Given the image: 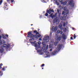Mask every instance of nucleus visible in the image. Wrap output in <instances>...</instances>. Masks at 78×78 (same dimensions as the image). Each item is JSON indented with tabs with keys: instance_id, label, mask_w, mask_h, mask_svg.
Returning <instances> with one entry per match:
<instances>
[{
	"instance_id": "f257e3e1",
	"label": "nucleus",
	"mask_w": 78,
	"mask_h": 78,
	"mask_svg": "<svg viewBox=\"0 0 78 78\" xmlns=\"http://www.w3.org/2000/svg\"><path fill=\"white\" fill-rule=\"evenodd\" d=\"M27 37L30 38H32L33 40H34V38H36L37 39L38 38V37H40L41 36V34H39L38 35H34L32 34L31 32H29L28 33Z\"/></svg>"
},
{
	"instance_id": "f03ea898",
	"label": "nucleus",
	"mask_w": 78,
	"mask_h": 78,
	"mask_svg": "<svg viewBox=\"0 0 78 78\" xmlns=\"http://www.w3.org/2000/svg\"><path fill=\"white\" fill-rule=\"evenodd\" d=\"M52 33H53V32H52L51 31L50 32V35L49 36H46L45 37H44L43 38V40L45 42H46V43L48 42L49 40H48V38L49 39H51V37L52 36Z\"/></svg>"
},
{
	"instance_id": "7ed1b4c3",
	"label": "nucleus",
	"mask_w": 78,
	"mask_h": 78,
	"mask_svg": "<svg viewBox=\"0 0 78 78\" xmlns=\"http://www.w3.org/2000/svg\"><path fill=\"white\" fill-rule=\"evenodd\" d=\"M68 4L69 5H70L69 8L71 9H72V8L74 7V6H75V3L74 2V1L73 0L69 1Z\"/></svg>"
},
{
	"instance_id": "20e7f679",
	"label": "nucleus",
	"mask_w": 78,
	"mask_h": 78,
	"mask_svg": "<svg viewBox=\"0 0 78 78\" xmlns=\"http://www.w3.org/2000/svg\"><path fill=\"white\" fill-rule=\"evenodd\" d=\"M55 12V11L53 10V9L51 10V9H50L49 10H46V13L45 14V16H48V13L49 14H50L51 12Z\"/></svg>"
},
{
	"instance_id": "39448f33",
	"label": "nucleus",
	"mask_w": 78,
	"mask_h": 78,
	"mask_svg": "<svg viewBox=\"0 0 78 78\" xmlns=\"http://www.w3.org/2000/svg\"><path fill=\"white\" fill-rule=\"evenodd\" d=\"M53 13H51L50 15L49 16V17H50L53 19L54 18H55L56 17V16H57V13H56L55 15H53Z\"/></svg>"
},
{
	"instance_id": "423d86ee",
	"label": "nucleus",
	"mask_w": 78,
	"mask_h": 78,
	"mask_svg": "<svg viewBox=\"0 0 78 78\" xmlns=\"http://www.w3.org/2000/svg\"><path fill=\"white\" fill-rule=\"evenodd\" d=\"M32 39H29V41L30 42V43H31V44H35V47H37V44H35V42H31L32 41Z\"/></svg>"
},
{
	"instance_id": "0eeeda50",
	"label": "nucleus",
	"mask_w": 78,
	"mask_h": 78,
	"mask_svg": "<svg viewBox=\"0 0 78 78\" xmlns=\"http://www.w3.org/2000/svg\"><path fill=\"white\" fill-rule=\"evenodd\" d=\"M53 22L54 23H59V21H58V20L56 19H54L53 20Z\"/></svg>"
},
{
	"instance_id": "6e6552de",
	"label": "nucleus",
	"mask_w": 78,
	"mask_h": 78,
	"mask_svg": "<svg viewBox=\"0 0 78 78\" xmlns=\"http://www.w3.org/2000/svg\"><path fill=\"white\" fill-rule=\"evenodd\" d=\"M42 50H37V53H40V54L42 55H43L44 54V52H42Z\"/></svg>"
},
{
	"instance_id": "1a4fd4ad",
	"label": "nucleus",
	"mask_w": 78,
	"mask_h": 78,
	"mask_svg": "<svg viewBox=\"0 0 78 78\" xmlns=\"http://www.w3.org/2000/svg\"><path fill=\"white\" fill-rule=\"evenodd\" d=\"M57 50L59 51V50L61 49V45L60 44L58 45L57 46Z\"/></svg>"
},
{
	"instance_id": "9d476101",
	"label": "nucleus",
	"mask_w": 78,
	"mask_h": 78,
	"mask_svg": "<svg viewBox=\"0 0 78 78\" xmlns=\"http://www.w3.org/2000/svg\"><path fill=\"white\" fill-rule=\"evenodd\" d=\"M4 47H5V48H6L7 49H8V48H9V45H7L6 44H4L3 45Z\"/></svg>"
},
{
	"instance_id": "9b49d317",
	"label": "nucleus",
	"mask_w": 78,
	"mask_h": 78,
	"mask_svg": "<svg viewBox=\"0 0 78 78\" xmlns=\"http://www.w3.org/2000/svg\"><path fill=\"white\" fill-rule=\"evenodd\" d=\"M48 45H47L46 46V48L45 47H43V49L44 50H45V51H46L47 50H48Z\"/></svg>"
},
{
	"instance_id": "f8f14e48",
	"label": "nucleus",
	"mask_w": 78,
	"mask_h": 78,
	"mask_svg": "<svg viewBox=\"0 0 78 78\" xmlns=\"http://www.w3.org/2000/svg\"><path fill=\"white\" fill-rule=\"evenodd\" d=\"M52 30L54 31H56V30H57V28L55 27H53L52 28Z\"/></svg>"
},
{
	"instance_id": "ddd939ff",
	"label": "nucleus",
	"mask_w": 78,
	"mask_h": 78,
	"mask_svg": "<svg viewBox=\"0 0 78 78\" xmlns=\"http://www.w3.org/2000/svg\"><path fill=\"white\" fill-rule=\"evenodd\" d=\"M58 53V51H54L52 53V55H55Z\"/></svg>"
},
{
	"instance_id": "4468645a",
	"label": "nucleus",
	"mask_w": 78,
	"mask_h": 78,
	"mask_svg": "<svg viewBox=\"0 0 78 78\" xmlns=\"http://www.w3.org/2000/svg\"><path fill=\"white\" fill-rule=\"evenodd\" d=\"M62 33H63L62 30H57V33L58 34H62Z\"/></svg>"
},
{
	"instance_id": "2eb2a0df",
	"label": "nucleus",
	"mask_w": 78,
	"mask_h": 78,
	"mask_svg": "<svg viewBox=\"0 0 78 78\" xmlns=\"http://www.w3.org/2000/svg\"><path fill=\"white\" fill-rule=\"evenodd\" d=\"M62 37L64 40L67 39L66 36L65 35H64V34H62Z\"/></svg>"
},
{
	"instance_id": "dca6fc26",
	"label": "nucleus",
	"mask_w": 78,
	"mask_h": 78,
	"mask_svg": "<svg viewBox=\"0 0 78 78\" xmlns=\"http://www.w3.org/2000/svg\"><path fill=\"white\" fill-rule=\"evenodd\" d=\"M62 24H61L59 25L58 26V27L60 28L61 30H63V27H62Z\"/></svg>"
},
{
	"instance_id": "f3484780",
	"label": "nucleus",
	"mask_w": 78,
	"mask_h": 78,
	"mask_svg": "<svg viewBox=\"0 0 78 78\" xmlns=\"http://www.w3.org/2000/svg\"><path fill=\"white\" fill-rule=\"evenodd\" d=\"M60 20H66V19L65 18V17H64V16H61L60 17Z\"/></svg>"
},
{
	"instance_id": "a211bd4d",
	"label": "nucleus",
	"mask_w": 78,
	"mask_h": 78,
	"mask_svg": "<svg viewBox=\"0 0 78 78\" xmlns=\"http://www.w3.org/2000/svg\"><path fill=\"white\" fill-rule=\"evenodd\" d=\"M62 5H66L67 4V2H62Z\"/></svg>"
},
{
	"instance_id": "6ab92c4d",
	"label": "nucleus",
	"mask_w": 78,
	"mask_h": 78,
	"mask_svg": "<svg viewBox=\"0 0 78 78\" xmlns=\"http://www.w3.org/2000/svg\"><path fill=\"white\" fill-rule=\"evenodd\" d=\"M57 41H61V37L60 36L58 37V38H57Z\"/></svg>"
},
{
	"instance_id": "aec40b11",
	"label": "nucleus",
	"mask_w": 78,
	"mask_h": 78,
	"mask_svg": "<svg viewBox=\"0 0 78 78\" xmlns=\"http://www.w3.org/2000/svg\"><path fill=\"white\" fill-rule=\"evenodd\" d=\"M3 51H4V49L3 48H1L0 49V52L1 53H3Z\"/></svg>"
},
{
	"instance_id": "412c9836",
	"label": "nucleus",
	"mask_w": 78,
	"mask_h": 78,
	"mask_svg": "<svg viewBox=\"0 0 78 78\" xmlns=\"http://www.w3.org/2000/svg\"><path fill=\"white\" fill-rule=\"evenodd\" d=\"M6 4H7V3H4V5L6 6V7L5 6L4 7V8H5V9H7V10H8V9H6V7H7V5H6Z\"/></svg>"
},
{
	"instance_id": "4be33fe9",
	"label": "nucleus",
	"mask_w": 78,
	"mask_h": 78,
	"mask_svg": "<svg viewBox=\"0 0 78 78\" xmlns=\"http://www.w3.org/2000/svg\"><path fill=\"white\" fill-rule=\"evenodd\" d=\"M1 42H2V44H3V45H4V44L5 43V41L3 40H1Z\"/></svg>"
},
{
	"instance_id": "5701e85b",
	"label": "nucleus",
	"mask_w": 78,
	"mask_h": 78,
	"mask_svg": "<svg viewBox=\"0 0 78 78\" xmlns=\"http://www.w3.org/2000/svg\"><path fill=\"white\" fill-rule=\"evenodd\" d=\"M55 3L58 6V5H59V3L58 2V1H55Z\"/></svg>"
},
{
	"instance_id": "b1692460",
	"label": "nucleus",
	"mask_w": 78,
	"mask_h": 78,
	"mask_svg": "<svg viewBox=\"0 0 78 78\" xmlns=\"http://www.w3.org/2000/svg\"><path fill=\"white\" fill-rule=\"evenodd\" d=\"M64 10L65 11H67V7H65L64 8Z\"/></svg>"
},
{
	"instance_id": "393cba45",
	"label": "nucleus",
	"mask_w": 78,
	"mask_h": 78,
	"mask_svg": "<svg viewBox=\"0 0 78 78\" xmlns=\"http://www.w3.org/2000/svg\"><path fill=\"white\" fill-rule=\"evenodd\" d=\"M63 29V31H64V32H66V31L67 30V29H66V28H64Z\"/></svg>"
},
{
	"instance_id": "a878e982",
	"label": "nucleus",
	"mask_w": 78,
	"mask_h": 78,
	"mask_svg": "<svg viewBox=\"0 0 78 78\" xmlns=\"http://www.w3.org/2000/svg\"><path fill=\"white\" fill-rule=\"evenodd\" d=\"M2 37L3 39H6V36H5L4 35H2Z\"/></svg>"
},
{
	"instance_id": "bb28decb",
	"label": "nucleus",
	"mask_w": 78,
	"mask_h": 78,
	"mask_svg": "<svg viewBox=\"0 0 78 78\" xmlns=\"http://www.w3.org/2000/svg\"><path fill=\"white\" fill-rule=\"evenodd\" d=\"M41 2H42L43 3H46L47 2L45 1V0H41Z\"/></svg>"
},
{
	"instance_id": "cd10ccee",
	"label": "nucleus",
	"mask_w": 78,
	"mask_h": 78,
	"mask_svg": "<svg viewBox=\"0 0 78 78\" xmlns=\"http://www.w3.org/2000/svg\"><path fill=\"white\" fill-rule=\"evenodd\" d=\"M2 2H3V1H2V0H1L0 1V5H2Z\"/></svg>"
},
{
	"instance_id": "c85d7f7f",
	"label": "nucleus",
	"mask_w": 78,
	"mask_h": 78,
	"mask_svg": "<svg viewBox=\"0 0 78 78\" xmlns=\"http://www.w3.org/2000/svg\"><path fill=\"white\" fill-rule=\"evenodd\" d=\"M44 66H45V64H43L41 65V67H44Z\"/></svg>"
},
{
	"instance_id": "c756f323",
	"label": "nucleus",
	"mask_w": 78,
	"mask_h": 78,
	"mask_svg": "<svg viewBox=\"0 0 78 78\" xmlns=\"http://www.w3.org/2000/svg\"><path fill=\"white\" fill-rule=\"evenodd\" d=\"M41 41H39L38 42V44L39 45H41Z\"/></svg>"
},
{
	"instance_id": "7c9ffc66",
	"label": "nucleus",
	"mask_w": 78,
	"mask_h": 78,
	"mask_svg": "<svg viewBox=\"0 0 78 78\" xmlns=\"http://www.w3.org/2000/svg\"><path fill=\"white\" fill-rule=\"evenodd\" d=\"M64 16H64V17H65V18L66 19V17H67V15L66 14H65L64 15Z\"/></svg>"
},
{
	"instance_id": "2f4dec72",
	"label": "nucleus",
	"mask_w": 78,
	"mask_h": 78,
	"mask_svg": "<svg viewBox=\"0 0 78 78\" xmlns=\"http://www.w3.org/2000/svg\"><path fill=\"white\" fill-rule=\"evenodd\" d=\"M2 45V41L1 40H0V45Z\"/></svg>"
},
{
	"instance_id": "473e14b6",
	"label": "nucleus",
	"mask_w": 78,
	"mask_h": 78,
	"mask_svg": "<svg viewBox=\"0 0 78 78\" xmlns=\"http://www.w3.org/2000/svg\"><path fill=\"white\" fill-rule=\"evenodd\" d=\"M73 37H74V39H76V35L75 34L74 35Z\"/></svg>"
},
{
	"instance_id": "72a5a7b5",
	"label": "nucleus",
	"mask_w": 78,
	"mask_h": 78,
	"mask_svg": "<svg viewBox=\"0 0 78 78\" xmlns=\"http://www.w3.org/2000/svg\"><path fill=\"white\" fill-rule=\"evenodd\" d=\"M14 1V0H11L10 2L11 3H13Z\"/></svg>"
},
{
	"instance_id": "f704fd0d",
	"label": "nucleus",
	"mask_w": 78,
	"mask_h": 78,
	"mask_svg": "<svg viewBox=\"0 0 78 78\" xmlns=\"http://www.w3.org/2000/svg\"><path fill=\"white\" fill-rule=\"evenodd\" d=\"M3 73H1L0 74V76H2V75H3Z\"/></svg>"
},
{
	"instance_id": "c9c22d12",
	"label": "nucleus",
	"mask_w": 78,
	"mask_h": 78,
	"mask_svg": "<svg viewBox=\"0 0 78 78\" xmlns=\"http://www.w3.org/2000/svg\"><path fill=\"white\" fill-rule=\"evenodd\" d=\"M65 14V12L63 11L62 13V15H63V14Z\"/></svg>"
},
{
	"instance_id": "e433bc0d",
	"label": "nucleus",
	"mask_w": 78,
	"mask_h": 78,
	"mask_svg": "<svg viewBox=\"0 0 78 78\" xmlns=\"http://www.w3.org/2000/svg\"><path fill=\"white\" fill-rule=\"evenodd\" d=\"M37 32V30H34V33H36Z\"/></svg>"
},
{
	"instance_id": "4c0bfd02",
	"label": "nucleus",
	"mask_w": 78,
	"mask_h": 78,
	"mask_svg": "<svg viewBox=\"0 0 78 78\" xmlns=\"http://www.w3.org/2000/svg\"><path fill=\"white\" fill-rule=\"evenodd\" d=\"M55 46H56L57 45H58V43H55Z\"/></svg>"
},
{
	"instance_id": "58836bf2",
	"label": "nucleus",
	"mask_w": 78,
	"mask_h": 78,
	"mask_svg": "<svg viewBox=\"0 0 78 78\" xmlns=\"http://www.w3.org/2000/svg\"><path fill=\"white\" fill-rule=\"evenodd\" d=\"M2 70L3 71L5 70V67L3 68L2 69Z\"/></svg>"
},
{
	"instance_id": "ea45409f",
	"label": "nucleus",
	"mask_w": 78,
	"mask_h": 78,
	"mask_svg": "<svg viewBox=\"0 0 78 78\" xmlns=\"http://www.w3.org/2000/svg\"><path fill=\"white\" fill-rule=\"evenodd\" d=\"M36 34H39V33L37 32Z\"/></svg>"
},
{
	"instance_id": "a19ab883",
	"label": "nucleus",
	"mask_w": 78,
	"mask_h": 78,
	"mask_svg": "<svg viewBox=\"0 0 78 78\" xmlns=\"http://www.w3.org/2000/svg\"><path fill=\"white\" fill-rule=\"evenodd\" d=\"M69 11H66V14H69Z\"/></svg>"
},
{
	"instance_id": "79ce46f5",
	"label": "nucleus",
	"mask_w": 78,
	"mask_h": 78,
	"mask_svg": "<svg viewBox=\"0 0 78 78\" xmlns=\"http://www.w3.org/2000/svg\"><path fill=\"white\" fill-rule=\"evenodd\" d=\"M11 1V0H7V2H9Z\"/></svg>"
},
{
	"instance_id": "37998d69",
	"label": "nucleus",
	"mask_w": 78,
	"mask_h": 78,
	"mask_svg": "<svg viewBox=\"0 0 78 78\" xmlns=\"http://www.w3.org/2000/svg\"><path fill=\"white\" fill-rule=\"evenodd\" d=\"M70 39H71V40H73V37H70Z\"/></svg>"
},
{
	"instance_id": "c03bdc74",
	"label": "nucleus",
	"mask_w": 78,
	"mask_h": 78,
	"mask_svg": "<svg viewBox=\"0 0 78 78\" xmlns=\"http://www.w3.org/2000/svg\"><path fill=\"white\" fill-rule=\"evenodd\" d=\"M61 16V13H59L58 14V17H60V16Z\"/></svg>"
},
{
	"instance_id": "a18cd8bd",
	"label": "nucleus",
	"mask_w": 78,
	"mask_h": 78,
	"mask_svg": "<svg viewBox=\"0 0 78 78\" xmlns=\"http://www.w3.org/2000/svg\"><path fill=\"white\" fill-rule=\"evenodd\" d=\"M49 48H51V45L49 46Z\"/></svg>"
},
{
	"instance_id": "49530a36",
	"label": "nucleus",
	"mask_w": 78,
	"mask_h": 78,
	"mask_svg": "<svg viewBox=\"0 0 78 78\" xmlns=\"http://www.w3.org/2000/svg\"><path fill=\"white\" fill-rule=\"evenodd\" d=\"M63 0H59V2H62Z\"/></svg>"
},
{
	"instance_id": "de8ad7c7",
	"label": "nucleus",
	"mask_w": 78,
	"mask_h": 78,
	"mask_svg": "<svg viewBox=\"0 0 78 78\" xmlns=\"http://www.w3.org/2000/svg\"><path fill=\"white\" fill-rule=\"evenodd\" d=\"M39 41H42V39L41 38H39Z\"/></svg>"
},
{
	"instance_id": "09e8293b",
	"label": "nucleus",
	"mask_w": 78,
	"mask_h": 78,
	"mask_svg": "<svg viewBox=\"0 0 78 78\" xmlns=\"http://www.w3.org/2000/svg\"><path fill=\"white\" fill-rule=\"evenodd\" d=\"M3 66V64L2 63H1L0 64V66Z\"/></svg>"
},
{
	"instance_id": "8fccbe9b",
	"label": "nucleus",
	"mask_w": 78,
	"mask_h": 78,
	"mask_svg": "<svg viewBox=\"0 0 78 78\" xmlns=\"http://www.w3.org/2000/svg\"><path fill=\"white\" fill-rule=\"evenodd\" d=\"M5 36H6L7 37H8V35H7V34L5 35Z\"/></svg>"
},
{
	"instance_id": "3c124183",
	"label": "nucleus",
	"mask_w": 78,
	"mask_h": 78,
	"mask_svg": "<svg viewBox=\"0 0 78 78\" xmlns=\"http://www.w3.org/2000/svg\"><path fill=\"white\" fill-rule=\"evenodd\" d=\"M2 39V36H0V39L1 40V39Z\"/></svg>"
},
{
	"instance_id": "603ef678",
	"label": "nucleus",
	"mask_w": 78,
	"mask_h": 78,
	"mask_svg": "<svg viewBox=\"0 0 78 78\" xmlns=\"http://www.w3.org/2000/svg\"><path fill=\"white\" fill-rule=\"evenodd\" d=\"M65 26H66V24H63V27H65Z\"/></svg>"
},
{
	"instance_id": "864d4df0",
	"label": "nucleus",
	"mask_w": 78,
	"mask_h": 78,
	"mask_svg": "<svg viewBox=\"0 0 78 78\" xmlns=\"http://www.w3.org/2000/svg\"><path fill=\"white\" fill-rule=\"evenodd\" d=\"M45 43H44V42H42V44H43V45H44V44Z\"/></svg>"
},
{
	"instance_id": "5fc2aeb1",
	"label": "nucleus",
	"mask_w": 78,
	"mask_h": 78,
	"mask_svg": "<svg viewBox=\"0 0 78 78\" xmlns=\"http://www.w3.org/2000/svg\"><path fill=\"white\" fill-rule=\"evenodd\" d=\"M52 51V49H51L50 50V51Z\"/></svg>"
},
{
	"instance_id": "6e6d98bb",
	"label": "nucleus",
	"mask_w": 78,
	"mask_h": 78,
	"mask_svg": "<svg viewBox=\"0 0 78 78\" xmlns=\"http://www.w3.org/2000/svg\"><path fill=\"white\" fill-rule=\"evenodd\" d=\"M38 31H39V30H40L39 29H38Z\"/></svg>"
},
{
	"instance_id": "4d7b16f0",
	"label": "nucleus",
	"mask_w": 78,
	"mask_h": 78,
	"mask_svg": "<svg viewBox=\"0 0 78 78\" xmlns=\"http://www.w3.org/2000/svg\"><path fill=\"white\" fill-rule=\"evenodd\" d=\"M0 69H2V66H0Z\"/></svg>"
},
{
	"instance_id": "13d9d810",
	"label": "nucleus",
	"mask_w": 78,
	"mask_h": 78,
	"mask_svg": "<svg viewBox=\"0 0 78 78\" xmlns=\"http://www.w3.org/2000/svg\"><path fill=\"white\" fill-rule=\"evenodd\" d=\"M57 12H58H58H59V10H57Z\"/></svg>"
},
{
	"instance_id": "bf43d9fd",
	"label": "nucleus",
	"mask_w": 78,
	"mask_h": 78,
	"mask_svg": "<svg viewBox=\"0 0 78 78\" xmlns=\"http://www.w3.org/2000/svg\"><path fill=\"white\" fill-rule=\"evenodd\" d=\"M32 25H33V24H31V26H32Z\"/></svg>"
},
{
	"instance_id": "052dcab7",
	"label": "nucleus",
	"mask_w": 78,
	"mask_h": 78,
	"mask_svg": "<svg viewBox=\"0 0 78 78\" xmlns=\"http://www.w3.org/2000/svg\"><path fill=\"white\" fill-rule=\"evenodd\" d=\"M42 69H44V68H42Z\"/></svg>"
},
{
	"instance_id": "680f3d73",
	"label": "nucleus",
	"mask_w": 78,
	"mask_h": 78,
	"mask_svg": "<svg viewBox=\"0 0 78 78\" xmlns=\"http://www.w3.org/2000/svg\"><path fill=\"white\" fill-rule=\"evenodd\" d=\"M54 0V1H56V0Z\"/></svg>"
}]
</instances>
